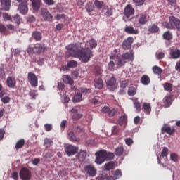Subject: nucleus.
<instances>
[{
	"label": "nucleus",
	"instance_id": "f257e3e1",
	"mask_svg": "<svg viewBox=\"0 0 180 180\" xmlns=\"http://www.w3.org/2000/svg\"><path fill=\"white\" fill-rule=\"evenodd\" d=\"M86 44L76 43L66 46L68 54L71 57L79 58L82 63H88L94 57L92 50L85 48Z\"/></svg>",
	"mask_w": 180,
	"mask_h": 180
},
{
	"label": "nucleus",
	"instance_id": "f03ea898",
	"mask_svg": "<svg viewBox=\"0 0 180 180\" xmlns=\"http://www.w3.org/2000/svg\"><path fill=\"white\" fill-rule=\"evenodd\" d=\"M95 155L96 157L95 162L96 164H98V165H101L105 161H110V160L115 158V154L111 152H108L105 150L97 151L95 153Z\"/></svg>",
	"mask_w": 180,
	"mask_h": 180
},
{
	"label": "nucleus",
	"instance_id": "7ed1b4c3",
	"mask_svg": "<svg viewBox=\"0 0 180 180\" xmlns=\"http://www.w3.org/2000/svg\"><path fill=\"white\" fill-rule=\"evenodd\" d=\"M169 22L166 24V29H177V30H180V20L171 16L169 18Z\"/></svg>",
	"mask_w": 180,
	"mask_h": 180
},
{
	"label": "nucleus",
	"instance_id": "20e7f679",
	"mask_svg": "<svg viewBox=\"0 0 180 180\" xmlns=\"http://www.w3.org/2000/svg\"><path fill=\"white\" fill-rule=\"evenodd\" d=\"M46 50L44 46L41 44H36L33 46H30L28 49V53L30 54H41Z\"/></svg>",
	"mask_w": 180,
	"mask_h": 180
},
{
	"label": "nucleus",
	"instance_id": "39448f33",
	"mask_svg": "<svg viewBox=\"0 0 180 180\" xmlns=\"http://www.w3.org/2000/svg\"><path fill=\"white\" fill-rule=\"evenodd\" d=\"M19 176L22 180L32 179V172L26 167H22L19 172Z\"/></svg>",
	"mask_w": 180,
	"mask_h": 180
},
{
	"label": "nucleus",
	"instance_id": "423d86ee",
	"mask_svg": "<svg viewBox=\"0 0 180 180\" xmlns=\"http://www.w3.org/2000/svg\"><path fill=\"white\" fill-rule=\"evenodd\" d=\"M27 81L34 87L36 88L39 85V79L36 74L30 72L27 75Z\"/></svg>",
	"mask_w": 180,
	"mask_h": 180
},
{
	"label": "nucleus",
	"instance_id": "0eeeda50",
	"mask_svg": "<svg viewBox=\"0 0 180 180\" xmlns=\"http://www.w3.org/2000/svg\"><path fill=\"white\" fill-rule=\"evenodd\" d=\"M134 42L133 37H128L124 39L122 44V47L124 50H130L131 49V44Z\"/></svg>",
	"mask_w": 180,
	"mask_h": 180
},
{
	"label": "nucleus",
	"instance_id": "6e6552de",
	"mask_svg": "<svg viewBox=\"0 0 180 180\" xmlns=\"http://www.w3.org/2000/svg\"><path fill=\"white\" fill-rule=\"evenodd\" d=\"M136 18V22L141 25L144 26V25H147L148 22V18H147V15L144 13H141L135 17Z\"/></svg>",
	"mask_w": 180,
	"mask_h": 180
},
{
	"label": "nucleus",
	"instance_id": "1a4fd4ad",
	"mask_svg": "<svg viewBox=\"0 0 180 180\" xmlns=\"http://www.w3.org/2000/svg\"><path fill=\"white\" fill-rule=\"evenodd\" d=\"M107 89H109L111 92H113L115 89L117 88V82H116V78L111 77L108 82H107Z\"/></svg>",
	"mask_w": 180,
	"mask_h": 180
},
{
	"label": "nucleus",
	"instance_id": "9d476101",
	"mask_svg": "<svg viewBox=\"0 0 180 180\" xmlns=\"http://www.w3.org/2000/svg\"><path fill=\"white\" fill-rule=\"evenodd\" d=\"M84 169L89 176H95V175H96L97 170L95 168V166L92 165H87L84 166Z\"/></svg>",
	"mask_w": 180,
	"mask_h": 180
},
{
	"label": "nucleus",
	"instance_id": "9b49d317",
	"mask_svg": "<svg viewBox=\"0 0 180 180\" xmlns=\"http://www.w3.org/2000/svg\"><path fill=\"white\" fill-rule=\"evenodd\" d=\"M65 153L68 157H71V155H75V154L78 153V148L72 145H68L65 147Z\"/></svg>",
	"mask_w": 180,
	"mask_h": 180
},
{
	"label": "nucleus",
	"instance_id": "f8f14e48",
	"mask_svg": "<svg viewBox=\"0 0 180 180\" xmlns=\"http://www.w3.org/2000/svg\"><path fill=\"white\" fill-rule=\"evenodd\" d=\"M41 15L44 20H46L47 22H51V20H53V15L46 8L41 9Z\"/></svg>",
	"mask_w": 180,
	"mask_h": 180
},
{
	"label": "nucleus",
	"instance_id": "ddd939ff",
	"mask_svg": "<svg viewBox=\"0 0 180 180\" xmlns=\"http://www.w3.org/2000/svg\"><path fill=\"white\" fill-rule=\"evenodd\" d=\"M134 8H133L131 5L128 4L124 8V15L126 18H130V16H133V15H134Z\"/></svg>",
	"mask_w": 180,
	"mask_h": 180
},
{
	"label": "nucleus",
	"instance_id": "4468645a",
	"mask_svg": "<svg viewBox=\"0 0 180 180\" xmlns=\"http://www.w3.org/2000/svg\"><path fill=\"white\" fill-rule=\"evenodd\" d=\"M18 10L20 13H22V15H26V13L29 12V8H27V1H25L22 3H21L18 6Z\"/></svg>",
	"mask_w": 180,
	"mask_h": 180
},
{
	"label": "nucleus",
	"instance_id": "2eb2a0df",
	"mask_svg": "<svg viewBox=\"0 0 180 180\" xmlns=\"http://www.w3.org/2000/svg\"><path fill=\"white\" fill-rule=\"evenodd\" d=\"M122 58L125 61H133L134 60V53L133 51H129V52H126L122 55Z\"/></svg>",
	"mask_w": 180,
	"mask_h": 180
},
{
	"label": "nucleus",
	"instance_id": "dca6fc26",
	"mask_svg": "<svg viewBox=\"0 0 180 180\" xmlns=\"http://www.w3.org/2000/svg\"><path fill=\"white\" fill-rule=\"evenodd\" d=\"M161 131L162 133H167L169 136H172V134L176 131V129H175L174 127H165V125H164V127L161 129Z\"/></svg>",
	"mask_w": 180,
	"mask_h": 180
},
{
	"label": "nucleus",
	"instance_id": "f3484780",
	"mask_svg": "<svg viewBox=\"0 0 180 180\" xmlns=\"http://www.w3.org/2000/svg\"><path fill=\"white\" fill-rule=\"evenodd\" d=\"M169 56L171 58H172V60H177V58H180V49H171L169 52Z\"/></svg>",
	"mask_w": 180,
	"mask_h": 180
},
{
	"label": "nucleus",
	"instance_id": "a211bd4d",
	"mask_svg": "<svg viewBox=\"0 0 180 180\" xmlns=\"http://www.w3.org/2000/svg\"><path fill=\"white\" fill-rule=\"evenodd\" d=\"M6 84L8 88H15L16 86V79L12 77H8Z\"/></svg>",
	"mask_w": 180,
	"mask_h": 180
},
{
	"label": "nucleus",
	"instance_id": "6ab92c4d",
	"mask_svg": "<svg viewBox=\"0 0 180 180\" xmlns=\"http://www.w3.org/2000/svg\"><path fill=\"white\" fill-rule=\"evenodd\" d=\"M125 33L127 34H139V31L137 29H134V27L131 26H127L124 28Z\"/></svg>",
	"mask_w": 180,
	"mask_h": 180
},
{
	"label": "nucleus",
	"instance_id": "aec40b11",
	"mask_svg": "<svg viewBox=\"0 0 180 180\" xmlns=\"http://www.w3.org/2000/svg\"><path fill=\"white\" fill-rule=\"evenodd\" d=\"M94 86L97 89H102V88H103V81H102V77H98L94 79Z\"/></svg>",
	"mask_w": 180,
	"mask_h": 180
},
{
	"label": "nucleus",
	"instance_id": "412c9836",
	"mask_svg": "<svg viewBox=\"0 0 180 180\" xmlns=\"http://www.w3.org/2000/svg\"><path fill=\"white\" fill-rule=\"evenodd\" d=\"M142 109L146 115L151 113V105L148 103H143Z\"/></svg>",
	"mask_w": 180,
	"mask_h": 180
},
{
	"label": "nucleus",
	"instance_id": "4be33fe9",
	"mask_svg": "<svg viewBox=\"0 0 180 180\" xmlns=\"http://www.w3.org/2000/svg\"><path fill=\"white\" fill-rule=\"evenodd\" d=\"M1 6L4 11H9L11 8V0H1Z\"/></svg>",
	"mask_w": 180,
	"mask_h": 180
},
{
	"label": "nucleus",
	"instance_id": "5701e85b",
	"mask_svg": "<svg viewBox=\"0 0 180 180\" xmlns=\"http://www.w3.org/2000/svg\"><path fill=\"white\" fill-rule=\"evenodd\" d=\"M32 4V8L34 11H39L40 9V5L41 4V0H30Z\"/></svg>",
	"mask_w": 180,
	"mask_h": 180
},
{
	"label": "nucleus",
	"instance_id": "b1692460",
	"mask_svg": "<svg viewBox=\"0 0 180 180\" xmlns=\"http://www.w3.org/2000/svg\"><path fill=\"white\" fill-rule=\"evenodd\" d=\"M62 79L65 84H68L69 85H72L74 84V80L71 79V77L68 75H65L62 77Z\"/></svg>",
	"mask_w": 180,
	"mask_h": 180
},
{
	"label": "nucleus",
	"instance_id": "393cba45",
	"mask_svg": "<svg viewBox=\"0 0 180 180\" xmlns=\"http://www.w3.org/2000/svg\"><path fill=\"white\" fill-rule=\"evenodd\" d=\"M148 32H150V33H158L160 32V27L158 25L153 24L148 27Z\"/></svg>",
	"mask_w": 180,
	"mask_h": 180
},
{
	"label": "nucleus",
	"instance_id": "a878e982",
	"mask_svg": "<svg viewBox=\"0 0 180 180\" xmlns=\"http://www.w3.org/2000/svg\"><path fill=\"white\" fill-rule=\"evenodd\" d=\"M152 70L153 74H155V75H161L162 72H164V70H162V69H161V68H160V66L158 65L153 66L152 68Z\"/></svg>",
	"mask_w": 180,
	"mask_h": 180
},
{
	"label": "nucleus",
	"instance_id": "bb28decb",
	"mask_svg": "<svg viewBox=\"0 0 180 180\" xmlns=\"http://www.w3.org/2000/svg\"><path fill=\"white\" fill-rule=\"evenodd\" d=\"M115 11V8L109 7L105 9V12L104 13V16L106 18H110V16L113 15V12Z\"/></svg>",
	"mask_w": 180,
	"mask_h": 180
},
{
	"label": "nucleus",
	"instance_id": "cd10ccee",
	"mask_svg": "<svg viewBox=\"0 0 180 180\" xmlns=\"http://www.w3.org/2000/svg\"><path fill=\"white\" fill-rule=\"evenodd\" d=\"M81 101H82V94H81L79 91H78L77 94H76L72 98V101L74 103H77L78 102H81Z\"/></svg>",
	"mask_w": 180,
	"mask_h": 180
},
{
	"label": "nucleus",
	"instance_id": "c85d7f7f",
	"mask_svg": "<svg viewBox=\"0 0 180 180\" xmlns=\"http://www.w3.org/2000/svg\"><path fill=\"white\" fill-rule=\"evenodd\" d=\"M76 157L80 161H84V160H85V158H86V151L81 150L80 152L78 153V154L77 155Z\"/></svg>",
	"mask_w": 180,
	"mask_h": 180
},
{
	"label": "nucleus",
	"instance_id": "c756f323",
	"mask_svg": "<svg viewBox=\"0 0 180 180\" xmlns=\"http://www.w3.org/2000/svg\"><path fill=\"white\" fill-rule=\"evenodd\" d=\"M115 168H116V167L115 166L114 162H109L104 165L105 171H110V169H115Z\"/></svg>",
	"mask_w": 180,
	"mask_h": 180
},
{
	"label": "nucleus",
	"instance_id": "7c9ffc66",
	"mask_svg": "<svg viewBox=\"0 0 180 180\" xmlns=\"http://www.w3.org/2000/svg\"><path fill=\"white\" fill-rule=\"evenodd\" d=\"M44 144L46 148H50L54 144V142L50 138H45Z\"/></svg>",
	"mask_w": 180,
	"mask_h": 180
},
{
	"label": "nucleus",
	"instance_id": "2f4dec72",
	"mask_svg": "<svg viewBox=\"0 0 180 180\" xmlns=\"http://www.w3.org/2000/svg\"><path fill=\"white\" fill-rule=\"evenodd\" d=\"M141 82L143 85H148L150 84V77L147 75H144L141 78Z\"/></svg>",
	"mask_w": 180,
	"mask_h": 180
},
{
	"label": "nucleus",
	"instance_id": "473e14b6",
	"mask_svg": "<svg viewBox=\"0 0 180 180\" xmlns=\"http://www.w3.org/2000/svg\"><path fill=\"white\" fill-rule=\"evenodd\" d=\"M32 37L36 40V41H40L41 40V32L39 31H34L32 33Z\"/></svg>",
	"mask_w": 180,
	"mask_h": 180
},
{
	"label": "nucleus",
	"instance_id": "72a5a7b5",
	"mask_svg": "<svg viewBox=\"0 0 180 180\" xmlns=\"http://www.w3.org/2000/svg\"><path fill=\"white\" fill-rule=\"evenodd\" d=\"M85 8L89 15H91V13L94 12V9H95V6H94L92 3L89 2L86 5Z\"/></svg>",
	"mask_w": 180,
	"mask_h": 180
},
{
	"label": "nucleus",
	"instance_id": "f704fd0d",
	"mask_svg": "<svg viewBox=\"0 0 180 180\" xmlns=\"http://www.w3.org/2000/svg\"><path fill=\"white\" fill-rule=\"evenodd\" d=\"M120 177H122V170L117 169L112 174V179L116 180V179H119V178H120Z\"/></svg>",
	"mask_w": 180,
	"mask_h": 180
},
{
	"label": "nucleus",
	"instance_id": "c9c22d12",
	"mask_svg": "<svg viewBox=\"0 0 180 180\" xmlns=\"http://www.w3.org/2000/svg\"><path fill=\"white\" fill-rule=\"evenodd\" d=\"M94 72L95 75H97L98 77H99V75H102L103 70H102V68L96 65L94 68Z\"/></svg>",
	"mask_w": 180,
	"mask_h": 180
},
{
	"label": "nucleus",
	"instance_id": "e433bc0d",
	"mask_svg": "<svg viewBox=\"0 0 180 180\" xmlns=\"http://www.w3.org/2000/svg\"><path fill=\"white\" fill-rule=\"evenodd\" d=\"M68 139L70 141H79V139L77 138L72 131L68 132Z\"/></svg>",
	"mask_w": 180,
	"mask_h": 180
},
{
	"label": "nucleus",
	"instance_id": "4c0bfd02",
	"mask_svg": "<svg viewBox=\"0 0 180 180\" xmlns=\"http://www.w3.org/2000/svg\"><path fill=\"white\" fill-rule=\"evenodd\" d=\"M127 123V115H124L121 116L119 119V124L120 126H123V124H126Z\"/></svg>",
	"mask_w": 180,
	"mask_h": 180
},
{
	"label": "nucleus",
	"instance_id": "58836bf2",
	"mask_svg": "<svg viewBox=\"0 0 180 180\" xmlns=\"http://www.w3.org/2000/svg\"><path fill=\"white\" fill-rule=\"evenodd\" d=\"M25 139H20L15 144V150H19L20 148H22V147H23V146H25Z\"/></svg>",
	"mask_w": 180,
	"mask_h": 180
},
{
	"label": "nucleus",
	"instance_id": "ea45409f",
	"mask_svg": "<svg viewBox=\"0 0 180 180\" xmlns=\"http://www.w3.org/2000/svg\"><path fill=\"white\" fill-rule=\"evenodd\" d=\"M163 88L167 92H172V84L166 82L163 84Z\"/></svg>",
	"mask_w": 180,
	"mask_h": 180
},
{
	"label": "nucleus",
	"instance_id": "a19ab883",
	"mask_svg": "<svg viewBox=\"0 0 180 180\" xmlns=\"http://www.w3.org/2000/svg\"><path fill=\"white\" fill-rule=\"evenodd\" d=\"M163 102L167 108L169 107L171 105V103H172V98H171L170 96L165 97L163 99Z\"/></svg>",
	"mask_w": 180,
	"mask_h": 180
},
{
	"label": "nucleus",
	"instance_id": "79ce46f5",
	"mask_svg": "<svg viewBox=\"0 0 180 180\" xmlns=\"http://www.w3.org/2000/svg\"><path fill=\"white\" fill-rule=\"evenodd\" d=\"M172 33H171V32L169 31H166L164 34H163V39L164 40H172Z\"/></svg>",
	"mask_w": 180,
	"mask_h": 180
},
{
	"label": "nucleus",
	"instance_id": "37998d69",
	"mask_svg": "<svg viewBox=\"0 0 180 180\" xmlns=\"http://www.w3.org/2000/svg\"><path fill=\"white\" fill-rule=\"evenodd\" d=\"M127 61H126L123 58H117V62L116 63L117 67L120 68L123 67L124 64H126Z\"/></svg>",
	"mask_w": 180,
	"mask_h": 180
},
{
	"label": "nucleus",
	"instance_id": "c03bdc74",
	"mask_svg": "<svg viewBox=\"0 0 180 180\" xmlns=\"http://www.w3.org/2000/svg\"><path fill=\"white\" fill-rule=\"evenodd\" d=\"M77 65H78V63L75 60H70V61L68 62V64H67V67L68 68H75V67H77Z\"/></svg>",
	"mask_w": 180,
	"mask_h": 180
},
{
	"label": "nucleus",
	"instance_id": "a18cd8bd",
	"mask_svg": "<svg viewBox=\"0 0 180 180\" xmlns=\"http://www.w3.org/2000/svg\"><path fill=\"white\" fill-rule=\"evenodd\" d=\"M124 152V148H123V147H118L115 150V155H117V157H120V155H122Z\"/></svg>",
	"mask_w": 180,
	"mask_h": 180
},
{
	"label": "nucleus",
	"instance_id": "49530a36",
	"mask_svg": "<svg viewBox=\"0 0 180 180\" xmlns=\"http://www.w3.org/2000/svg\"><path fill=\"white\" fill-rule=\"evenodd\" d=\"M88 43L91 49H95L98 46V43L94 39H91L88 41Z\"/></svg>",
	"mask_w": 180,
	"mask_h": 180
},
{
	"label": "nucleus",
	"instance_id": "de8ad7c7",
	"mask_svg": "<svg viewBox=\"0 0 180 180\" xmlns=\"http://www.w3.org/2000/svg\"><path fill=\"white\" fill-rule=\"evenodd\" d=\"M94 5L96 8H97L98 9H102V8L103 7V1L95 0Z\"/></svg>",
	"mask_w": 180,
	"mask_h": 180
},
{
	"label": "nucleus",
	"instance_id": "09e8293b",
	"mask_svg": "<svg viewBox=\"0 0 180 180\" xmlns=\"http://www.w3.org/2000/svg\"><path fill=\"white\" fill-rule=\"evenodd\" d=\"M136 90L134 87L131 86L128 89V95L129 96H134L136 95Z\"/></svg>",
	"mask_w": 180,
	"mask_h": 180
},
{
	"label": "nucleus",
	"instance_id": "8fccbe9b",
	"mask_svg": "<svg viewBox=\"0 0 180 180\" xmlns=\"http://www.w3.org/2000/svg\"><path fill=\"white\" fill-rule=\"evenodd\" d=\"M168 151H169V150H168V148L164 147L162 150L160 157L162 158H164L165 157H167L168 156Z\"/></svg>",
	"mask_w": 180,
	"mask_h": 180
},
{
	"label": "nucleus",
	"instance_id": "3c124183",
	"mask_svg": "<svg viewBox=\"0 0 180 180\" xmlns=\"http://www.w3.org/2000/svg\"><path fill=\"white\" fill-rule=\"evenodd\" d=\"M79 92H80L82 96V95H86V94H91V89L82 88L79 89Z\"/></svg>",
	"mask_w": 180,
	"mask_h": 180
},
{
	"label": "nucleus",
	"instance_id": "603ef678",
	"mask_svg": "<svg viewBox=\"0 0 180 180\" xmlns=\"http://www.w3.org/2000/svg\"><path fill=\"white\" fill-rule=\"evenodd\" d=\"M108 70H109V71H113L115 70V62L113 60H110L108 63Z\"/></svg>",
	"mask_w": 180,
	"mask_h": 180
},
{
	"label": "nucleus",
	"instance_id": "864d4df0",
	"mask_svg": "<svg viewBox=\"0 0 180 180\" xmlns=\"http://www.w3.org/2000/svg\"><path fill=\"white\" fill-rule=\"evenodd\" d=\"M13 19L16 25H20V20H22V18H20V15L16 14L15 15L13 16Z\"/></svg>",
	"mask_w": 180,
	"mask_h": 180
},
{
	"label": "nucleus",
	"instance_id": "5fc2aeb1",
	"mask_svg": "<svg viewBox=\"0 0 180 180\" xmlns=\"http://www.w3.org/2000/svg\"><path fill=\"white\" fill-rule=\"evenodd\" d=\"M134 108L136 109L137 112L141 111V104L139 101L134 102Z\"/></svg>",
	"mask_w": 180,
	"mask_h": 180
},
{
	"label": "nucleus",
	"instance_id": "6e6d98bb",
	"mask_svg": "<svg viewBox=\"0 0 180 180\" xmlns=\"http://www.w3.org/2000/svg\"><path fill=\"white\" fill-rule=\"evenodd\" d=\"M0 33L1 34H6V27L3 24H0Z\"/></svg>",
	"mask_w": 180,
	"mask_h": 180
},
{
	"label": "nucleus",
	"instance_id": "4d7b16f0",
	"mask_svg": "<svg viewBox=\"0 0 180 180\" xmlns=\"http://www.w3.org/2000/svg\"><path fill=\"white\" fill-rule=\"evenodd\" d=\"M144 1L145 0H133V2H134L136 6H141V5L144 4Z\"/></svg>",
	"mask_w": 180,
	"mask_h": 180
},
{
	"label": "nucleus",
	"instance_id": "13d9d810",
	"mask_svg": "<svg viewBox=\"0 0 180 180\" xmlns=\"http://www.w3.org/2000/svg\"><path fill=\"white\" fill-rule=\"evenodd\" d=\"M116 113H117V110L116 109L110 110V111H108V116L110 117H113Z\"/></svg>",
	"mask_w": 180,
	"mask_h": 180
},
{
	"label": "nucleus",
	"instance_id": "bf43d9fd",
	"mask_svg": "<svg viewBox=\"0 0 180 180\" xmlns=\"http://www.w3.org/2000/svg\"><path fill=\"white\" fill-rule=\"evenodd\" d=\"M170 158L172 161H174V162H176V161H178V155L175 153H172L170 155Z\"/></svg>",
	"mask_w": 180,
	"mask_h": 180
},
{
	"label": "nucleus",
	"instance_id": "052dcab7",
	"mask_svg": "<svg viewBox=\"0 0 180 180\" xmlns=\"http://www.w3.org/2000/svg\"><path fill=\"white\" fill-rule=\"evenodd\" d=\"M164 57H165V53L164 52H159L156 55V58L158 60H162V58H164Z\"/></svg>",
	"mask_w": 180,
	"mask_h": 180
},
{
	"label": "nucleus",
	"instance_id": "680f3d73",
	"mask_svg": "<svg viewBox=\"0 0 180 180\" xmlns=\"http://www.w3.org/2000/svg\"><path fill=\"white\" fill-rule=\"evenodd\" d=\"M119 131H120V129H119V127L114 126L112 130V134H119Z\"/></svg>",
	"mask_w": 180,
	"mask_h": 180
},
{
	"label": "nucleus",
	"instance_id": "e2e57ef3",
	"mask_svg": "<svg viewBox=\"0 0 180 180\" xmlns=\"http://www.w3.org/2000/svg\"><path fill=\"white\" fill-rule=\"evenodd\" d=\"M37 91H32L29 93L30 96H31L32 99H36V96H37Z\"/></svg>",
	"mask_w": 180,
	"mask_h": 180
},
{
	"label": "nucleus",
	"instance_id": "0e129e2a",
	"mask_svg": "<svg viewBox=\"0 0 180 180\" xmlns=\"http://www.w3.org/2000/svg\"><path fill=\"white\" fill-rule=\"evenodd\" d=\"M11 178L14 180H19V174H18V172H14L11 174Z\"/></svg>",
	"mask_w": 180,
	"mask_h": 180
},
{
	"label": "nucleus",
	"instance_id": "69168bd1",
	"mask_svg": "<svg viewBox=\"0 0 180 180\" xmlns=\"http://www.w3.org/2000/svg\"><path fill=\"white\" fill-rule=\"evenodd\" d=\"M10 101L11 98H9V96H5L1 98V102L3 103H9Z\"/></svg>",
	"mask_w": 180,
	"mask_h": 180
},
{
	"label": "nucleus",
	"instance_id": "338daca9",
	"mask_svg": "<svg viewBox=\"0 0 180 180\" xmlns=\"http://www.w3.org/2000/svg\"><path fill=\"white\" fill-rule=\"evenodd\" d=\"M127 146H131L133 144V139L131 138H127L125 139Z\"/></svg>",
	"mask_w": 180,
	"mask_h": 180
},
{
	"label": "nucleus",
	"instance_id": "774afa93",
	"mask_svg": "<svg viewBox=\"0 0 180 180\" xmlns=\"http://www.w3.org/2000/svg\"><path fill=\"white\" fill-rule=\"evenodd\" d=\"M44 127L46 131H51V130L53 129V127L50 124H46Z\"/></svg>",
	"mask_w": 180,
	"mask_h": 180
}]
</instances>
